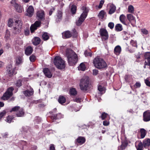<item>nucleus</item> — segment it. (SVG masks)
Wrapping results in <instances>:
<instances>
[{
	"instance_id": "nucleus-2",
	"label": "nucleus",
	"mask_w": 150,
	"mask_h": 150,
	"mask_svg": "<svg viewBox=\"0 0 150 150\" xmlns=\"http://www.w3.org/2000/svg\"><path fill=\"white\" fill-rule=\"evenodd\" d=\"M66 55L67 57L68 63L71 66L75 64L78 61L77 55L72 50H67Z\"/></svg>"
},
{
	"instance_id": "nucleus-54",
	"label": "nucleus",
	"mask_w": 150,
	"mask_h": 150,
	"mask_svg": "<svg viewBox=\"0 0 150 150\" xmlns=\"http://www.w3.org/2000/svg\"><path fill=\"white\" fill-rule=\"evenodd\" d=\"M108 115V114L105 113L103 112V113L101 115V118L102 120H103L105 119L107 117V116Z\"/></svg>"
},
{
	"instance_id": "nucleus-12",
	"label": "nucleus",
	"mask_w": 150,
	"mask_h": 150,
	"mask_svg": "<svg viewBox=\"0 0 150 150\" xmlns=\"http://www.w3.org/2000/svg\"><path fill=\"white\" fill-rule=\"evenodd\" d=\"M34 13V9L32 6H30L27 10L26 15L29 17H32Z\"/></svg>"
},
{
	"instance_id": "nucleus-40",
	"label": "nucleus",
	"mask_w": 150,
	"mask_h": 150,
	"mask_svg": "<svg viewBox=\"0 0 150 150\" xmlns=\"http://www.w3.org/2000/svg\"><path fill=\"white\" fill-rule=\"evenodd\" d=\"M140 31H141L142 34L143 35H146L149 33V32L148 30L145 28H142L140 29Z\"/></svg>"
},
{
	"instance_id": "nucleus-29",
	"label": "nucleus",
	"mask_w": 150,
	"mask_h": 150,
	"mask_svg": "<svg viewBox=\"0 0 150 150\" xmlns=\"http://www.w3.org/2000/svg\"><path fill=\"white\" fill-rule=\"evenodd\" d=\"M60 104H62L66 101L65 98L63 96H60L58 100Z\"/></svg>"
},
{
	"instance_id": "nucleus-41",
	"label": "nucleus",
	"mask_w": 150,
	"mask_h": 150,
	"mask_svg": "<svg viewBox=\"0 0 150 150\" xmlns=\"http://www.w3.org/2000/svg\"><path fill=\"white\" fill-rule=\"evenodd\" d=\"M76 7L74 5H73L71 6V11L72 13L74 14L76 13Z\"/></svg>"
},
{
	"instance_id": "nucleus-56",
	"label": "nucleus",
	"mask_w": 150,
	"mask_h": 150,
	"mask_svg": "<svg viewBox=\"0 0 150 150\" xmlns=\"http://www.w3.org/2000/svg\"><path fill=\"white\" fill-rule=\"evenodd\" d=\"M73 101L74 102H76L77 103H80L81 102V99L79 98H76L73 100Z\"/></svg>"
},
{
	"instance_id": "nucleus-31",
	"label": "nucleus",
	"mask_w": 150,
	"mask_h": 150,
	"mask_svg": "<svg viewBox=\"0 0 150 150\" xmlns=\"http://www.w3.org/2000/svg\"><path fill=\"white\" fill-rule=\"evenodd\" d=\"M15 8L17 11L18 12L21 13L22 12L23 8L21 5H18L17 6H16Z\"/></svg>"
},
{
	"instance_id": "nucleus-58",
	"label": "nucleus",
	"mask_w": 150,
	"mask_h": 150,
	"mask_svg": "<svg viewBox=\"0 0 150 150\" xmlns=\"http://www.w3.org/2000/svg\"><path fill=\"white\" fill-rule=\"evenodd\" d=\"M98 70L96 69H94L93 70V74L94 75H96L98 74Z\"/></svg>"
},
{
	"instance_id": "nucleus-16",
	"label": "nucleus",
	"mask_w": 150,
	"mask_h": 150,
	"mask_svg": "<svg viewBox=\"0 0 150 150\" xmlns=\"http://www.w3.org/2000/svg\"><path fill=\"white\" fill-rule=\"evenodd\" d=\"M23 59L20 56L17 57L15 59V64L16 65H19L22 64Z\"/></svg>"
},
{
	"instance_id": "nucleus-6",
	"label": "nucleus",
	"mask_w": 150,
	"mask_h": 150,
	"mask_svg": "<svg viewBox=\"0 0 150 150\" xmlns=\"http://www.w3.org/2000/svg\"><path fill=\"white\" fill-rule=\"evenodd\" d=\"M89 83V80L88 77H86L81 79L79 84L81 89L83 91H87Z\"/></svg>"
},
{
	"instance_id": "nucleus-53",
	"label": "nucleus",
	"mask_w": 150,
	"mask_h": 150,
	"mask_svg": "<svg viewBox=\"0 0 150 150\" xmlns=\"http://www.w3.org/2000/svg\"><path fill=\"white\" fill-rule=\"evenodd\" d=\"M108 27L111 29H112L114 27V23L112 22H110L108 24Z\"/></svg>"
},
{
	"instance_id": "nucleus-42",
	"label": "nucleus",
	"mask_w": 150,
	"mask_h": 150,
	"mask_svg": "<svg viewBox=\"0 0 150 150\" xmlns=\"http://www.w3.org/2000/svg\"><path fill=\"white\" fill-rule=\"evenodd\" d=\"M128 12L131 13H133L134 11V8L133 6L132 5H129L128 8Z\"/></svg>"
},
{
	"instance_id": "nucleus-45",
	"label": "nucleus",
	"mask_w": 150,
	"mask_h": 150,
	"mask_svg": "<svg viewBox=\"0 0 150 150\" xmlns=\"http://www.w3.org/2000/svg\"><path fill=\"white\" fill-rule=\"evenodd\" d=\"M10 35V31L8 30H7L6 31L5 38L6 39H8L9 38Z\"/></svg>"
},
{
	"instance_id": "nucleus-52",
	"label": "nucleus",
	"mask_w": 150,
	"mask_h": 150,
	"mask_svg": "<svg viewBox=\"0 0 150 150\" xmlns=\"http://www.w3.org/2000/svg\"><path fill=\"white\" fill-rule=\"evenodd\" d=\"M6 113V111L5 110H4L3 112L0 113V120L5 115Z\"/></svg>"
},
{
	"instance_id": "nucleus-1",
	"label": "nucleus",
	"mask_w": 150,
	"mask_h": 150,
	"mask_svg": "<svg viewBox=\"0 0 150 150\" xmlns=\"http://www.w3.org/2000/svg\"><path fill=\"white\" fill-rule=\"evenodd\" d=\"M95 67L99 69H104L107 67V64L104 60L99 57H97L93 60Z\"/></svg>"
},
{
	"instance_id": "nucleus-55",
	"label": "nucleus",
	"mask_w": 150,
	"mask_h": 150,
	"mask_svg": "<svg viewBox=\"0 0 150 150\" xmlns=\"http://www.w3.org/2000/svg\"><path fill=\"white\" fill-rule=\"evenodd\" d=\"M11 3L15 7L16 6L18 5L16 3V0H12L11 1Z\"/></svg>"
},
{
	"instance_id": "nucleus-38",
	"label": "nucleus",
	"mask_w": 150,
	"mask_h": 150,
	"mask_svg": "<svg viewBox=\"0 0 150 150\" xmlns=\"http://www.w3.org/2000/svg\"><path fill=\"white\" fill-rule=\"evenodd\" d=\"M127 145V144L125 142H122V144L119 148V150H122L125 149V147Z\"/></svg>"
},
{
	"instance_id": "nucleus-25",
	"label": "nucleus",
	"mask_w": 150,
	"mask_h": 150,
	"mask_svg": "<svg viewBox=\"0 0 150 150\" xmlns=\"http://www.w3.org/2000/svg\"><path fill=\"white\" fill-rule=\"evenodd\" d=\"M63 117V115L61 113H58L56 115H54L52 116V118L53 119H61Z\"/></svg>"
},
{
	"instance_id": "nucleus-32",
	"label": "nucleus",
	"mask_w": 150,
	"mask_h": 150,
	"mask_svg": "<svg viewBox=\"0 0 150 150\" xmlns=\"http://www.w3.org/2000/svg\"><path fill=\"white\" fill-rule=\"evenodd\" d=\"M42 37L43 40H47L49 38V34L47 32H45L43 34Z\"/></svg>"
},
{
	"instance_id": "nucleus-14",
	"label": "nucleus",
	"mask_w": 150,
	"mask_h": 150,
	"mask_svg": "<svg viewBox=\"0 0 150 150\" xmlns=\"http://www.w3.org/2000/svg\"><path fill=\"white\" fill-rule=\"evenodd\" d=\"M7 72L10 76H12L13 75L16 74L17 73V70L15 67L11 69H7Z\"/></svg>"
},
{
	"instance_id": "nucleus-19",
	"label": "nucleus",
	"mask_w": 150,
	"mask_h": 150,
	"mask_svg": "<svg viewBox=\"0 0 150 150\" xmlns=\"http://www.w3.org/2000/svg\"><path fill=\"white\" fill-rule=\"evenodd\" d=\"M33 51L32 47L31 46H29L25 48V54L27 55H29L32 53Z\"/></svg>"
},
{
	"instance_id": "nucleus-15",
	"label": "nucleus",
	"mask_w": 150,
	"mask_h": 150,
	"mask_svg": "<svg viewBox=\"0 0 150 150\" xmlns=\"http://www.w3.org/2000/svg\"><path fill=\"white\" fill-rule=\"evenodd\" d=\"M43 72L45 76L49 78H51L52 76V74L50 71L47 68H45L43 69Z\"/></svg>"
},
{
	"instance_id": "nucleus-50",
	"label": "nucleus",
	"mask_w": 150,
	"mask_h": 150,
	"mask_svg": "<svg viewBox=\"0 0 150 150\" xmlns=\"http://www.w3.org/2000/svg\"><path fill=\"white\" fill-rule=\"evenodd\" d=\"M21 82L22 81L20 80H17L16 83V86L18 87L21 86L22 85Z\"/></svg>"
},
{
	"instance_id": "nucleus-46",
	"label": "nucleus",
	"mask_w": 150,
	"mask_h": 150,
	"mask_svg": "<svg viewBox=\"0 0 150 150\" xmlns=\"http://www.w3.org/2000/svg\"><path fill=\"white\" fill-rule=\"evenodd\" d=\"M13 119V117L12 116H8L6 120V121L9 123H11Z\"/></svg>"
},
{
	"instance_id": "nucleus-49",
	"label": "nucleus",
	"mask_w": 150,
	"mask_h": 150,
	"mask_svg": "<svg viewBox=\"0 0 150 150\" xmlns=\"http://www.w3.org/2000/svg\"><path fill=\"white\" fill-rule=\"evenodd\" d=\"M104 2V1L103 0H101L100 1L99 4L98 6V8L99 9H100L102 7Z\"/></svg>"
},
{
	"instance_id": "nucleus-28",
	"label": "nucleus",
	"mask_w": 150,
	"mask_h": 150,
	"mask_svg": "<svg viewBox=\"0 0 150 150\" xmlns=\"http://www.w3.org/2000/svg\"><path fill=\"white\" fill-rule=\"evenodd\" d=\"M140 132L141 133V138H144L146 134V130L143 128H142L140 129Z\"/></svg>"
},
{
	"instance_id": "nucleus-30",
	"label": "nucleus",
	"mask_w": 150,
	"mask_h": 150,
	"mask_svg": "<svg viewBox=\"0 0 150 150\" xmlns=\"http://www.w3.org/2000/svg\"><path fill=\"white\" fill-rule=\"evenodd\" d=\"M40 39L39 38L35 37L33 41V44L35 45H37L40 44Z\"/></svg>"
},
{
	"instance_id": "nucleus-60",
	"label": "nucleus",
	"mask_w": 150,
	"mask_h": 150,
	"mask_svg": "<svg viewBox=\"0 0 150 150\" xmlns=\"http://www.w3.org/2000/svg\"><path fill=\"white\" fill-rule=\"evenodd\" d=\"M141 85V83L140 82H137L135 84V86L136 88H139Z\"/></svg>"
},
{
	"instance_id": "nucleus-51",
	"label": "nucleus",
	"mask_w": 150,
	"mask_h": 150,
	"mask_svg": "<svg viewBox=\"0 0 150 150\" xmlns=\"http://www.w3.org/2000/svg\"><path fill=\"white\" fill-rule=\"evenodd\" d=\"M36 57L34 55H32L30 57V60L31 62H34L35 59Z\"/></svg>"
},
{
	"instance_id": "nucleus-3",
	"label": "nucleus",
	"mask_w": 150,
	"mask_h": 150,
	"mask_svg": "<svg viewBox=\"0 0 150 150\" xmlns=\"http://www.w3.org/2000/svg\"><path fill=\"white\" fill-rule=\"evenodd\" d=\"M81 9L82 11V13L79 19L76 22V25L78 26L80 25L83 22L87 17L89 9L85 5L82 6Z\"/></svg>"
},
{
	"instance_id": "nucleus-9",
	"label": "nucleus",
	"mask_w": 150,
	"mask_h": 150,
	"mask_svg": "<svg viewBox=\"0 0 150 150\" xmlns=\"http://www.w3.org/2000/svg\"><path fill=\"white\" fill-rule=\"evenodd\" d=\"M101 35L102 37V40H105L108 38V33L105 29L102 28L100 31Z\"/></svg>"
},
{
	"instance_id": "nucleus-4",
	"label": "nucleus",
	"mask_w": 150,
	"mask_h": 150,
	"mask_svg": "<svg viewBox=\"0 0 150 150\" xmlns=\"http://www.w3.org/2000/svg\"><path fill=\"white\" fill-rule=\"evenodd\" d=\"M54 63L56 67L58 69H63L65 67V64L64 61L59 56H57L55 57Z\"/></svg>"
},
{
	"instance_id": "nucleus-63",
	"label": "nucleus",
	"mask_w": 150,
	"mask_h": 150,
	"mask_svg": "<svg viewBox=\"0 0 150 150\" xmlns=\"http://www.w3.org/2000/svg\"><path fill=\"white\" fill-rule=\"evenodd\" d=\"M141 55V54L139 52L136 54L135 55V57L137 59H139L140 58Z\"/></svg>"
},
{
	"instance_id": "nucleus-23",
	"label": "nucleus",
	"mask_w": 150,
	"mask_h": 150,
	"mask_svg": "<svg viewBox=\"0 0 150 150\" xmlns=\"http://www.w3.org/2000/svg\"><path fill=\"white\" fill-rule=\"evenodd\" d=\"M121 50V47L119 45L117 46L114 49V53L116 55H119L120 53Z\"/></svg>"
},
{
	"instance_id": "nucleus-18",
	"label": "nucleus",
	"mask_w": 150,
	"mask_h": 150,
	"mask_svg": "<svg viewBox=\"0 0 150 150\" xmlns=\"http://www.w3.org/2000/svg\"><path fill=\"white\" fill-rule=\"evenodd\" d=\"M76 142L79 145H82L85 143V139L83 137H79L76 139Z\"/></svg>"
},
{
	"instance_id": "nucleus-21",
	"label": "nucleus",
	"mask_w": 150,
	"mask_h": 150,
	"mask_svg": "<svg viewBox=\"0 0 150 150\" xmlns=\"http://www.w3.org/2000/svg\"><path fill=\"white\" fill-rule=\"evenodd\" d=\"M143 144L144 147L147 148L150 145V139H145L143 141Z\"/></svg>"
},
{
	"instance_id": "nucleus-27",
	"label": "nucleus",
	"mask_w": 150,
	"mask_h": 150,
	"mask_svg": "<svg viewBox=\"0 0 150 150\" xmlns=\"http://www.w3.org/2000/svg\"><path fill=\"white\" fill-rule=\"evenodd\" d=\"M127 16L128 20L130 22L135 21V18L131 14H127Z\"/></svg>"
},
{
	"instance_id": "nucleus-34",
	"label": "nucleus",
	"mask_w": 150,
	"mask_h": 150,
	"mask_svg": "<svg viewBox=\"0 0 150 150\" xmlns=\"http://www.w3.org/2000/svg\"><path fill=\"white\" fill-rule=\"evenodd\" d=\"M62 16V12L60 11H58L57 14V18L56 19L57 22L59 21L61 19Z\"/></svg>"
},
{
	"instance_id": "nucleus-13",
	"label": "nucleus",
	"mask_w": 150,
	"mask_h": 150,
	"mask_svg": "<svg viewBox=\"0 0 150 150\" xmlns=\"http://www.w3.org/2000/svg\"><path fill=\"white\" fill-rule=\"evenodd\" d=\"M109 10L108 13L110 14L113 13L115 11L116 7L113 4H110L108 5Z\"/></svg>"
},
{
	"instance_id": "nucleus-62",
	"label": "nucleus",
	"mask_w": 150,
	"mask_h": 150,
	"mask_svg": "<svg viewBox=\"0 0 150 150\" xmlns=\"http://www.w3.org/2000/svg\"><path fill=\"white\" fill-rule=\"evenodd\" d=\"M103 125L104 126H108L109 125V122L107 121H104L103 122Z\"/></svg>"
},
{
	"instance_id": "nucleus-47",
	"label": "nucleus",
	"mask_w": 150,
	"mask_h": 150,
	"mask_svg": "<svg viewBox=\"0 0 150 150\" xmlns=\"http://www.w3.org/2000/svg\"><path fill=\"white\" fill-rule=\"evenodd\" d=\"M98 90L100 92H105V88L99 85L98 87Z\"/></svg>"
},
{
	"instance_id": "nucleus-22",
	"label": "nucleus",
	"mask_w": 150,
	"mask_h": 150,
	"mask_svg": "<svg viewBox=\"0 0 150 150\" xmlns=\"http://www.w3.org/2000/svg\"><path fill=\"white\" fill-rule=\"evenodd\" d=\"M119 19L120 22L123 24L126 25V17L125 16L124 14H121L120 16Z\"/></svg>"
},
{
	"instance_id": "nucleus-64",
	"label": "nucleus",
	"mask_w": 150,
	"mask_h": 150,
	"mask_svg": "<svg viewBox=\"0 0 150 150\" xmlns=\"http://www.w3.org/2000/svg\"><path fill=\"white\" fill-rule=\"evenodd\" d=\"M54 10L55 8H53L50 9L49 13L50 16H51L53 12L54 11Z\"/></svg>"
},
{
	"instance_id": "nucleus-26",
	"label": "nucleus",
	"mask_w": 150,
	"mask_h": 150,
	"mask_svg": "<svg viewBox=\"0 0 150 150\" xmlns=\"http://www.w3.org/2000/svg\"><path fill=\"white\" fill-rule=\"evenodd\" d=\"M144 58L146 60V61L149 62V64H150V52H146L144 54Z\"/></svg>"
},
{
	"instance_id": "nucleus-5",
	"label": "nucleus",
	"mask_w": 150,
	"mask_h": 150,
	"mask_svg": "<svg viewBox=\"0 0 150 150\" xmlns=\"http://www.w3.org/2000/svg\"><path fill=\"white\" fill-rule=\"evenodd\" d=\"M15 25L11 29V31L14 34H18L21 31L22 21L21 20H16L15 21Z\"/></svg>"
},
{
	"instance_id": "nucleus-48",
	"label": "nucleus",
	"mask_w": 150,
	"mask_h": 150,
	"mask_svg": "<svg viewBox=\"0 0 150 150\" xmlns=\"http://www.w3.org/2000/svg\"><path fill=\"white\" fill-rule=\"evenodd\" d=\"M130 44L133 46L137 47V43L136 41H134L132 40L130 42Z\"/></svg>"
},
{
	"instance_id": "nucleus-57",
	"label": "nucleus",
	"mask_w": 150,
	"mask_h": 150,
	"mask_svg": "<svg viewBox=\"0 0 150 150\" xmlns=\"http://www.w3.org/2000/svg\"><path fill=\"white\" fill-rule=\"evenodd\" d=\"M84 54L86 56H89L90 57H91L92 55V54L91 52H88L87 51H85L84 52Z\"/></svg>"
},
{
	"instance_id": "nucleus-33",
	"label": "nucleus",
	"mask_w": 150,
	"mask_h": 150,
	"mask_svg": "<svg viewBox=\"0 0 150 150\" xmlns=\"http://www.w3.org/2000/svg\"><path fill=\"white\" fill-rule=\"evenodd\" d=\"M79 70L84 71L85 70L86 67L84 63H81L78 67Z\"/></svg>"
},
{
	"instance_id": "nucleus-44",
	"label": "nucleus",
	"mask_w": 150,
	"mask_h": 150,
	"mask_svg": "<svg viewBox=\"0 0 150 150\" xmlns=\"http://www.w3.org/2000/svg\"><path fill=\"white\" fill-rule=\"evenodd\" d=\"M20 108H21L19 106H15L10 111V112H11L12 111H15L17 112Z\"/></svg>"
},
{
	"instance_id": "nucleus-43",
	"label": "nucleus",
	"mask_w": 150,
	"mask_h": 150,
	"mask_svg": "<svg viewBox=\"0 0 150 150\" xmlns=\"http://www.w3.org/2000/svg\"><path fill=\"white\" fill-rule=\"evenodd\" d=\"M13 23V19L9 18L8 21V25L9 27H11Z\"/></svg>"
},
{
	"instance_id": "nucleus-17",
	"label": "nucleus",
	"mask_w": 150,
	"mask_h": 150,
	"mask_svg": "<svg viewBox=\"0 0 150 150\" xmlns=\"http://www.w3.org/2000/svg\"><path fill=\"white\" fill-rule=\"evenodd\" d=\"M62 37L64 39L68 38L71 36V34L69 31H66L62 33Z\"/></svg>"
},
{
	"instance_id": "nucleus-8",
	"label": "nucleus",
	"mask_w": 150,
	"mask_h": 150,
	"mask_svg": "<svg viewBox=\"0 0 150 150\" xmlns=\"http://www.w3.org/2000/svg\"><path fill=\"white\" fill-rule=\"evenodd\" d=\"M41 25V22L40 21H36L35 23L32 24L30 27V30L31 33H33L38 28L40 27Z\"/></svg>"
},
{
	"instance_id": "nucleus-20",
	"label": "nucleus",
	"mask_w": 150,
	"mask_h": 150,
	"mask_svg": "<svg viewBox=\"0 0 150 150\" xmlns=\"http://www.w3.org/2000/svg\"><path fill=\"white\" fill-rule=\"evenodd\" d=\"M33 89L31 88L30 90H27L24 91L23 93L26 96H30L33 94Z\"/></svg>"
},
{
	"instance_id": "nucleus-59",
	"label": "nucleus",
	"mask_w": 150,
	"mask_h": 150,
	"mask_svg": "<svg viewBox=\"0 0 150 150\" xmlns=\"http://www.w3.org/2000/svg\"><path fill=\"white\" fill-rule=\"evenodd\" d=\"M145 82L147 86L150 87V81L149 80L147 79L145 80Z\"/></svg>"
},
{
	"instance_id": "nucleus-35",
	"label": "nucleus",
	"mask_w": 150,
	"mask_h": 150,
	"mask_svg": "<svg viewBox=\"0 0 150 150\" xmlns=\"http://www.w3.org/2000/svg\"><path fill=\"white\" fill-rule=\"evenodd\" d=\"M143 144L142 142H140L138 145H136L137 150H142L143 148Z\"/></svg>"
},
{
	"instance_id": "nucleus-11",
	"label": "nucleus",
	"mask_w": 150,
	"mask_h": 150,
	"mask_svg": "<svg viewBox=\"0 0 150 150\" xmlns=\"http://www.w3.org/2000/svg\"><path fill=\"white\" fill-rule=\"evenodd\" d=\"M143 120L145 122H148L150 120V112L147 110L144 112L143 114Z\"/></svg>"
},
{
	"instance_id": "nucleus-24",
	"label": "nucleus",
	"mask_w": 150,
	"mask_h": 150,
	"mask_svg": "<svg viewBox=\"0 0 150 150\" xmlns=\"http://www.w3.org/2000/svg\"><path fill=\"white\" fill-rule=\"evenodd\" d=\"M16 115L17 117H21L23 116L24 114V112L23 109L21 108L18 111L16 112Z\"/></svg>"
},
{
	"instance_id": "nucleus-36",
	"label": "nucleus",
	"mask_w": 150,
	"mask_h": 150,
	"mask_svg": "<svg viewBox=\"0 0 150 150\" xmlns=\"http://www.w3.org/2000/svg\"><path fill=\"white\" fill-rule=\"evenodd\" d=\"M116 30L118 31H121L122 29V25L120 24H117L115 26Z\"/></svg>"
},
{
	"instance_id": "nucleus-10",
	"label": "nucleus",
	"mask_w": 150,
	"mask_h": 150,
	"mask_svg": "<svg viewBox=\"0 0 150 150\" xmlns=\"http://www.w3.org/2000/svg\"><path fill=\"white\" fill-rule=\"evenodd\" d=\"M45 15L44 12L43 10H39L36 12V16L40 20L44 19Z\"/></svg>"
},
{
	"instance_id": "nucleus-61",
	"label": "nucleus",
	"mask_w": 150,
	"mask_h": 150,
	"mask_svg": "<svg viewBox=\"0 0 150 150\" xmlns=\"http://www.w3.org/2000/svg\"><path fill=\"white\" fill-rule=\"evenodd\" d=\"M50 150H55L54 145L53 144H51L50 145Z\"/></svg>"
},
{
	"instance_id": "nucleus-37",
	"label": "nucleus",
	"mask_w": 150,
	"mask_h": 150,
	"mask_svg": "<svg viewBox=\"0 0 150 150\" xmlns=\"http://www.w3.org/2000/svg\"><path fill=\"white\" fill-rule=\"evenodd\" d=\"M105 14V12L104 11L102 10L100 12L99 14V17L100 18L102 19L104 18V16Z\"/></svg>"
},
{
	"instance_id": "nucleus-39",
	"label": "nucleus",
	"mask_w": 150,
	"mask_h": 150,
	"mask_svg": "<svg viewBox=\"0 0 150 150\" xmlns=\"http://www.w3.org/2000/svg\"><path fill=\"white\" fill-rule=\"evenodd\" d=\"M70 94L71 95L74 96L77 94V91L74 88L71 89L69 91Z\"/></svg>"
},
{
	"instance_id": "nucleus-7",
	"label": "nucleus",
	"mask_w": 150,
	"mask_h": 150,
	"mask_svg": "<svg viewBox=\"0 0 150 150\" xmlns=\"http://www.w3.org/2000/svg\"><path fill=\"white\" fill-rule=\"evenodd\" d=\"M13 90L14 88L13 87L8 88L2 97L1 99L3 100L8 99L12 95L13 91Z\"/></svg>"
}]
</instances>
